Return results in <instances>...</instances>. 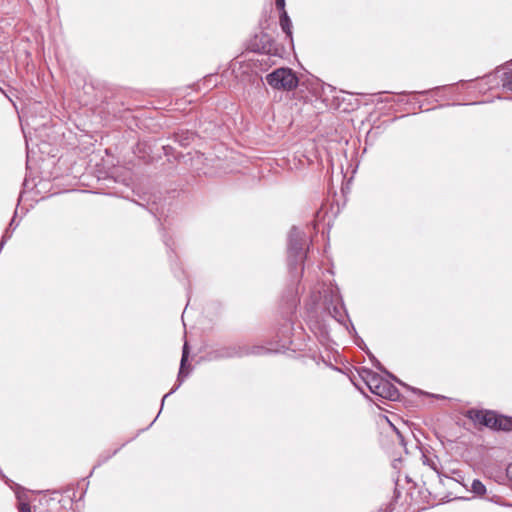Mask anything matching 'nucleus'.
I'll use <instances>...</instances> for the list:
<instances>
[{
    "label": "nucleus",
    "mask_w": 512,
    "mask_h": 512,
    "mask_svg": "<svg viewBox=\"0 0 512 512\" xmlns=\"http://www.w3.org/2000/svg\"><path fill=\"white\" fill-rule=\"evenodd\" d=\"M348 317L344 302L340 295L332 294L331 303L327 306V314H314L309 316L308 325L310 330L320 341L330 340V328L327 318H332L342 325H346L345 319Z\"/></svg>",
    "instance_id": "nucleus-1"
},
{
    "label": "nucleus",
    "mask_w": 512,
    "mask_h": 512,
    "mask_svg": "<svg viewBox=\"0 0 512 512\" xmlns=\"http://www.w3.org/2000/svg\"><path fill=\"white\" fill-rule=\"evenodd\" d=\"M308 250L306 233L296 226H293L288 234L287 253L288 265L293 272L300 267L303 272V263Z\"/></svg>",
    "instance_id": "nucleus-2"
},
{
    "label": "nucleus",
    "mask_w": 512,
    "mask_h": 512,
    "mask_svg": "<svg viewBox=\"0 0 512 512\" xmlns=\"http://www.w3.org/2000/svg\"><path fill=\"white\" fill-rule=\"evenodd\" d=\"M266 82L276 90L291 91L299 83L296 73L288 67L277 68L265 77Z\"/></svg>",
    "instance_id": "nucleus-3"
},
{
    "label": "nucleus",
    "mask_w": 512,
    "mask_h": 512,
    "mask_svg": "<svg viewBox=\"0 0 512 512\" xmlns=\"http://www.w3.org/2000/svg\"><path fill=\"white\" fill-rule=\"evenodd\" d=\"M244 343H235L213 349L208 353L209 360L219 361L224 359L242 358L247 353Z\"/></svg>",
    "instance_id": "nucleus-4"
},
{
    "label": "nucleus",
    "mask_w": 512,
    "mask_h": 512,
    "mask_svg": "<svg viewBox=\"0 0 512 512\" xmlns=\"http://www.w3.org/2000/svg\"><path fill=\"white\" fill-rule=\"evenodd\" d=\"M188 358H189V346H188V343L185 342L183 345V348H182V356H181L180 368H179L176 384L167 394H165L163 396L162 401H161V407H163L165 399L167 397H169L170 395H172L173 393H175L180 388V386L184 382L185 378L188 377L190 370H191L190 365L187 364Z\"/></svg>",
    "instance_id": "nucleus-5"
},
{
    "label": "nucleus",
    "mask_w": 512,
    "mask_h": 512,
    "mask_svg": "<svg viewBox=\"0 0 512 512\" xmlns=\"http://www.w3.org/2000/svg\"><path fill=\"white\" fill-rule=\"evenodd\" d=\"M496 411L493 410H485V409H475L471 408L466 411L465 417L472 420L475 423L483 425L487 428L493 430V426L496 424Z\"/></svg>",
    "instance_id": "nucleus-6"
},
{
    "label": "nucleus",
    "mask_w": 512,
    "mask_h": 512,
    "mask_svg": "<svg viewBox=\"0 0 512 512\" xmlns=\"http://www.w3.org/2000/svg\"><path fill=\"white\" fill-rule=\"evenodd\" d=\"M274 40L267 33L261 32L250 41L249 48L258 53L270 54L274 47Z\"/></svg>",
    "instance_id": "nucleus-7"
},
{
    "label": "nucleus",
    "mask_w": 512,
    "mask_h": 512,
    "mask_svg": "<svg viewBox=\"0 0 512 512\" xmlns=\"http://www.w3.org/2000/svg\"><path fill=\"white\" fill-rule=\"evenodd\" d=\"M293 330V324L289 319H285L281 326L278 328L276 336L278 338L279 347L281 349H288L292 343L291 334Z\"/></svg>",
    "instance_id": "nucleus-8"
},
{
    "label": "nucleus",
    "mask_w": 512,
    "mask_h": 512,
    "mask_svg": "<svg viewBox=\"0 0 512 512\" xmlns=\"http://www.w3.org/2000/svg\"><path fill=\"white\" fill-rule=\"evenodd\" d=\"M359 376L365 382L370 392L373 394H375L377 390H379V385L384 379L379 374L366 368H362V370L359 372Z\"/></svg>",
    "instance_id": "nucleus-9"
},
{
    "label": "nucleus",
    "mask_w": 512,
    "mask_h": 512,
    "mask_svg": "<svg viewBox=\"0 0 512 512\" xmlns=\"http://www.w3.org/2000/svg\"><path fill=\"white\" fill-rule=\"evenodd\" d=\"M375 395L391 401H396L400 397V393L397 387L387 379L382 380L379 385V390H377Z\"/></svg>",
    "instance_id": "nucleus-10"
},
{
    "label": "nucleus",
    "mask_w": 512,
    "mask_h": 512,
    "mask_svg": "<svg viewBox=\"0 0 512 512\" xmlns=\"http://www.w3.org/2000/svg\"><path fill=\"white\" fill-rule=\"evenodd\" d=\"M361 341V344L357 343V345L366 351L369 359L371 360L372 362V365L378 369L379 371H381L382 373L386 374L390 379H392L393 381L397 382L398 384L404 386V387H407L409 388V386L407 384H405L404 382H402L400 379H398L395 375H393L391 372H389L382 364L381 362L367 349V347L365 346L363 340H360Z\"/></svg>",
    "instance_id": "nucleus-11"
},
{
    "label": "nucleus",
    "mask_w": 512,
    "mask_h": 512,
    "mask_svg": "<svg viewBox=\"0 0 512 512\" xmlns=\"http://www.w3.org/2000/svg\"><path fill=\"white\" fill-rule=\"evenodd\" d=\"M503 89L512 91V60L496 71Z\"/></svg>",
    "instance_id": "nucleus-12"
},
{
    "label": "nucleus",
    "mask_w": 512,
    "mask_h": 512,
    "mask_svg": "<svg viewBox=\"0 0 512 512\" xmlns=\"http://www.w3.org/2000/svg\"><path fill=\"white\" fill-rule=\"evenodd\" d=\"M196 134L190 130H178L173 133L174 142L178 143L181 147H187L194 140Z\"/></svg>",
    "instance_id": "nucleus-13"
},
{
    "label": "nucleus",
    "mask_w": 512,
    "mask_h": 512,
    "mask_svg": "<svg viewBox=\"0 0 512 512\" xmlns=\"http://www.w3.org/2000/svg\"><path fill=\"white\" fill-rule=\"evenodd\" d=\"M496 424L493 426L494 431H504L510 432L512 431V417L505 416L502 414H498L496 412Z\"/></svg>",
    "instance_id": "nucleus-14"
},
{
    "label": "nucleus",
    "mask_w": 512,
    "mask_h": 512,
    "mask_svg": "<svg viewBox=\"0 0 512 512\" xmlns=\"http://www.w3.org/2000/svg\"><path fill=\"white\" fill-rule=\"evenodd\" d=\"M280 27L285 33L286 37L292 41V21L287 12L280 13Z\"/></svg>",
    "instance_id": "nucleus-15"
},
{
    "label": "nucleus",
    "mask_w": 512,
    "mask_h": 512,
    "mask_svg": "<svg viewBox=\"0 0 512 512\" xmlns=\"http://www.w3.org/2000/svg\"><path fill=\"white\" fill-rule=\"evenodd\" d=\"M422 463L428 467H430L433 471H435L438 476L441 475L439 470V459L437 456H428L424 452H422Z\"/></svg>",
    "instance_id": "nucleus-16"
},
{
    "label": "nucleus",
    "mask_w": 512,
    "mask_h": 512,
    "mask_svg": "<svg viewBox=\"0 0 512 512\" xmlns=\"http://www.w3.org/2000/svg\"><path fill=\"white\" fill-rule=\"evenodd\" d=\"M245 350H246V354H245V357L246 356H250V355H262V354H266V353H269L271 350L264 347V346H261V345H253V346H249L247 344H245Z\"/></svg>",
    "instance_id": "nucleus-17"
},
{
    "label": "nucleus",
    "mask_w": 512,
    "mask_h": 512,
    "mask_svg": "<svg viewBox=\"0 0 512 512\" xmlns=\"http://www.w3.org/2000/svg\"><path fill=\"white\" fill-rule=\"evenodd\" d=\"M449 88L450 87L446 86V85L445 86H437V87H434V88L428 89V90L415 91V92H412L411 94H413V95H429V94H434L436 96H439L441 91L447 90Z\"/></svg>",
    "instance_id": "nucleus-18"
},
{
    "label": "nucleus",
    "mask_w": 512,
    "mask_h": 512,
    "mask_svg": "<svg viewBox=\"0 0 512 512\" xmlns=\"http://www.w3.org/2000/svg\"><path fill=\"white\" fill-rule=\"evenodd\" d=\"M471 491L476 495H484L486 493L485 485L478 479H474L471 485Z\"/></svg>",
    "instance_id": "nucleus-19"
},
{
    "label": "nucleus",
    "mask_w": 512,
    "mask_h": 512,
    "mask_svg": "<svg viewBox=\"0 0 512 512\" xmlns=\"http://www.w3.org/2000/svg\"><path fill=\"white\" fill-rule=\"evenodd\" d=\"M217 79H218L217 75L210 74V75H207L206 77H204V79H203L201 84L205 88L211 89V88H213V87H215L217 85Z\"/></svg>",
    "instance_id": "nucleus-20"
},
{
    "label": "nucleus",
    "mask_w": 512,
    "mask_h": 512,
    "mask_svg": "<svg viewBox=\"0 0 512 512\" xmlns=\"http://www.w3.org/2000/svg\"><path fill=\"white\" fill-rule=\"evenodd\" d=\"M16 496L19 500V505H18L19 512H31V507H30L29 503L22 501V498L18 491H16Z\"/></svg>",
    "instance_id": "nucleus-21"
},
{
    "label": "nucleus",
    "mask_w": 512,
    "mask_h": 512,
    "mask_svg": "<svg viewBox=\"0 0 512 512\" xmlns=\"http://www.w3.org/2000/svg\"><path fill=\"white\" fill-rule=\"evenodd\" d=\"M119 452V449H115L112 453L110 454H101L100 457H99V460H98V463L96 466H94V469L100 465H102L103 463H105L106 461H108L111 457H113L114 455H116L117 453Z\"/></svg>",
    "instance_id": "nucleus-22"
},
{
    "label": "nucleus",
    "mask_w": 512,
    "mask_h": 512,
    "mask_svg": "<svg viewBox=\"0 0 512 512\" xmlns=\"http://www.w3.org/2000/svg\"><path fill=\"white\" fill-rule=\"evenodd\" d=\"M163 151L165 156L167 157H173L174 159H178V155L175 154V149L173 146L167 144L163 145Z\"/></svg>",
    "instance_id": "nucleus-23"
},
{
    "label": "nucleus",
    "mask_w": 512,
    "mask_h": 512,
    "mask_svg": "<svg viewBox=\"0 0 512 512\" xmlns=\"http://www.w3.org/2000/svg\"><path fill=\"white\" fill-rule=\"evenodd\" d=\"M276 8L281 12H287L285 9V0H275Z\"/></svg>",
    "instance_id": "nucleus-24"
},
{
    "label": "nucleus",
    "mask_w": 512,
    "mask_h": 512,
    "mask_svg": "<svg viewBox=\"0 0 512 512\" xmlns=\"http://www.w3.org/2000/svg\"><path fill=\"white\" fill-rule=\"evenodd\" d=\"M393 429H394V431H395V433H396V436H397V439H398L399 443H400L402 446H404V447H405V446H406V443H405L404 436H403V435H402V433H401L398 429H396L394 426H393Z\"/></svg>",
    "instance_id": "nucleus-25"
},
{
    "label": "nucleus",
    "mask_w": 512,
    "mask_h": 512,
    "mask_svg": "<svg viewBox=\"0 0 512 512\" xmlns=\"http://www.w3.org/2000/svg\"><path fill=\"white\" fill-rule=\"evenodd\" d=\"M333 99L336 101V105L338 108H341L343 103L345 102V98L340 95H334Z\"/></svg>",
    "instance_id": "nucleus-26"
},
{
    "label": "nucleus",
    "mask_w": 512,
    "mask_h": 512,
    "mask_svg": "<svg viewBox=\"0 0 512 512\" xmlns=\"http://www.w3.org/2000/svg\"><path fill=\"white\" fill-rule=\"evenodd\" d=\"M355 106H356V105H354L353 103L349 102V103H347L346 105H344V106L342 107V109H343L344 111H347V110H349V109H354V108H355Z\"/></svg>",
    "instance_id": "nucleus-27"
},
{
    "label": "nucleus",
    "mask_w": 512,
    "mask_h": 512,
    "mask_svg": "<svg viewBox=\"0 0 512 512\" xmlns=\"http://www.w3.org/2000/svg\"><path fill=\"white\" fill-rule=\"evenodd\" d=\"M2 479L5 481L6 484H9L11 481L9 478H7L4 474L0 473Z\"/></svg>",
    "instance_id": "nucleus-28"
},
{
    "label": "nucleus",
    "mask_w": 512,
    "mask_h": 512,
    "mask_svg": "<svg viewBox=\"0 0 512 512\" xmlns=\"http://www.w3.org/2000/svg\"><path fill=\"white\" fill-rule=\"evenodd\" d=\"M327 88L329 89L330 92L336 91V88L331 85H328Z\"/></svg>",
    "instance_id": "nucleus-29"
},
{
    "label": "nucleus",
    "mask_w": 512,
    "mask_h": 512,
    "mask_svg": "<svg viewBox=\"0 0 512 512\" xmlns=\"http://www.w3.org/2000/svg\"><path fill=\"white\" fill-rule=\"evenodd\" d=\"M388 101H389V99H387V98H386V99L379 98V99L377 100V102H378V103H380V102H388Z\"/></svg>",
    "instance_id": "nucleus-30"
},
{
    "label": "nucleus",
    "mask_w": 512,
    "mask_h": 512,
    "mask_svg": "<svg viewBox=\"0 0 512 512\" xmlns=\"http://www.w3.org/2000/svg\"><path fill=\"white\" fill-rule=\"evenodd\" d=\"M451 104H446V105H439L437 108H442L444 106H450ZM453 105H456L455 103ZM457 105H461L460 103H458Z\"/></svg>",
    "instance_id": "nucleus-31"
},
{
    "label": "nucleus",
    "mask_w": 512,
    "mask_h": 512,
    "mask_svg": "<svg viewBox=\"0 0 512 512\" xmlns=\"http://www.w3.org/2000/svg\"><path fill=\"white\" fill-rule=\"evenodd\" d=\"M161 412H162V409H159V411H158V413H157V415H156V419H157V418H159V416H160Z\"/></svg>",
    "instance_id": "nucleus-32"
},
{
    "label": "nucleus",
    "mask_w": 512,
    "mask_h": 512,
    "mask_svg": "<svg viewBox=\"0 0 512 512\" xmlns=\"http://www.w3.org/2000/svg\"><path fill=\"white\" fill-rule=\"evenodd\" d=\"M161 412H162V409H159V411H158V413H157V415H156V419H157V418H159V416H160Z\"/></svg>",
    "instance_id": "nucleus-33"
},
{
    "label": "nucleus",
    "mask_w": 512,
    "mask_h": 512,
    "mask_svg": "<svg viewBox=\"0 0 512 512\" xmlns=\"http://www.w3.org/2000/svg\"><path fill=\"white\" fill-rule=\"evenodd\" d=\"M161 412H162V409H159V411H158V413H157V415H156V419H157V418H159V416H160Z\"/></svg>",
    "instance_id": "nucleus-34"
},
{
    "label": "nucleus",
    "mask_w": 512,
    "mask_h": 512,
    "mask_svg": "<svg viewBox=\"0 0 512 512\" xmlns=\"http://www.w3.org/2000/svg\"><path fill=\"white\" fill-rule=\"evenodd\" d=\"M161 412H162V409H159V411H158V413H157V415H156V419H157V418H159V416H160Z\"/></svg>",
    "instance_id": "nucleus-35"
},
{
    "label": "nucleus",
    "mask_w": 512,
    "mask_h": 512,
    "mask_svg": "<svg viewBox=\"0 0 512 512\" xmlns=\"http://www.w3.org/2000/svg\"><path fill=\"white\" fill-rule=\"evenodd\" d=\"M350 325H351L352 330L356 333V329L351 322H350Z\"/></svg>",
    "instance_id": "nucleus-36"
},
{
    "label": "nucleus",
    "mask_w": 512,
    "mask_h": 512,
    "mask_svg": "<svg viewBox=\"0 0 512 512\" xmlns=\"http://www.w3.org/2000/svg\"><path fill=\"white\" fill-rule=\"evenodd\" d=\"M386 93H387V92L382 91V92L378 93V95H382V94H386Z\"/></svg>",
    "instance_id": "nucleus-37"
},
{
    "label": "nucleus",
    "mask_w": 512,
    "mask_h": 512,
    "mask_svg": "<svg viewBox=\"0 0 512 512\" xmlns=\"http://www.w3.org/2000/svg\"><path fill=\"white\" fill-rule=\"evenodd\" d=\"M406 94H407L406 92H402V93H400V95H401V96H404V95H406Z\"/></svg>",
    "instance_id": "nucleus-38"
},
{
    "label": "nucleus",
    "mask_w": 512,
    "mask_h": 512,
    "mask_svg": "<svg viewBox=\"0 0 512 512\" xmlns=\"http://www.w3.org/2000/svg\"><path fill=\"white\" fill-rule=\"evenodd\" d=\"M123 447H124V444H121V445H120V447H119L118 449L120 450V449H121V448H123Z\"/></svg>",
    "instance_id": "nucleus-39"
},
{
    "label": "nucleus",
    "mask_w": 512,
    "mask_h": 512,
    "mask_svg": "<svg viewBox=\"0 0 512 512\" xmlns=\"http://www.w3.org/2000/svg\"><path fill=\"white\" fill-rule=\"evenodd\" d=\"M123 447H124V444H121V445H120V447H119L118 449L120 450V449H121V448H123Z\"/></svg>",
    "instance_id": "nucleus-40"
}]
</instances>
